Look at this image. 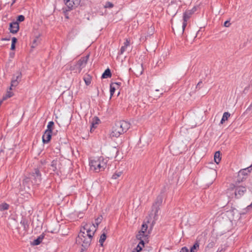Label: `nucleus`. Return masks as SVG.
Here are the masks:
<instances>
[{"mask_svg": "<svg viewBox=\"0 0 252 252\" xmlns=\"http://www.w3.org/2000/svg\"><path fill=\"white\" fill-rule=\"evenodd\" d=\"M235 190L234 195L236 198L240 197L246 191V188L245 187L239 186L236 187L234 184H231L228 190Z\"/></svg>", "mask_w": 252, "mask_h": 252, "instance_id": "obj_8", "label": "nucleus"}, {"mask_svg": "<svg viewBox=\"0 0 252 252\" xmlns=\"http://www.w3.org/2000/svg\"><path fill=\"white\" fill-rule=\"evenodd\" d=\"M44 237V235L43 234L40 235L36 239L34 240L32 242L33 245H38L40 244L42 242V240Z\"/></svg>", "mask_w": 252, "mask_h": 252, "instance_id": "obj_16", "label": "nucleus"}, {"mask_svg": "<svg viewBox=\"0 0 252 252\" xmlns=\"http://www.w3.org/2000/svg\"><path fill=\"white\" fill-rule=\"evenodd\" d=\"M89 55H88L85 57L81 58L76 63L75 66L78 68L79 72H80L82 68L85 67L87 63Z\"/></svg>", "mask_w": 252, "mask_h": 252, "instance_id": "obj_10", "label": "nucleus"}, {"mask_svg": "<svg viewBox=\"0 0 252 252\" xmlns=\"http://www.w3.org/2000/svg\"><path fill=\"white\" fill-rule=\"evenodd\" d=\"M129 127L130 124L125 121L117 122L112 128L110 137L111 138H118L126 132Z\"/></svg>", "mask_w": 252, "mask_h": 252, "instance_id": "obj_1", "label": "nucleus"}, {"mask_svg": "<svg viewBox=\"0 0 252 252\" xmlns=\"http://www.w3.org/2000/svg\"><path fill=\"white\" fill-rule=\"evenodd\" d=\"M114 5L112 3L110 2H107L105 5V8H112L113 7Z\"/></svg>", "mask_w": 252, "mask_h": 252, "instance_id": "obj_32", "label": "nucleus"}, {"mask_svg": "<svg viewBox=\"0 0 252 252\" xmlns=\"http://www.w3.org/2000/svg\"><path fill=\"white\" fill-rule=\"evenodd\" d=\"M52 132L48 130H45L42 136V141L44 143H47L51 138V134Z\"/></svg>", "mask_w": 252, "mask_h": 252, "instance_id": "obj_15", "label": "nucleus"}, {"mask_svg": "<svg viewBox=\"0 0 252 252\" xmlns=\"http://www.w3.org/2000/svg\"><path fill=\"white\" fill-rule=\"evenodd\" d=\"M180 252H189V250L186 247H183Z\"/></svg>", "mask_w": 252, "mask_h": 252, "instance_id": "obj_35", "label": "nucleus"}, {"mask_svg": "<svg viewBox=\"0 0 252 252\" xmlns=\"http://www.w3.org/2000/svg\"><path fill=\"white\" fill-rule=\"evenodd\" d=\"M113 86L114 85H117V86H120L121 85V82H116V83H113Z\"/></svg>", "mask_w": 252, "mask_h": 252, "instance_id": "obj_41", "label": "nucleus"}, {"mask_svg": "<svg viewBox=\"0 0 252 252\" xmlns=\"http://www.w3.org/2000/svg\"><path fill=\"white\" fill-rule=\"evenodd\" d=\"M64 1L67 7V10H70L79 5L81 0H65Z\"/></svg>", "mask_w": 252, "mask_h": 252, "instance_id": "obj_12", "label": "nucleus"}, {"mask_svg": "<svg viewBox=\"0 0 252 252\" xmlns=\"http://www.w3.org/2000/svg\"><path fill=\"white\" fill-rule=\"evenodd\" d=\"M196 8L193 7L190 10H187L183 14V23L182 25L183 32H184L187 25V21L190 18L191 16L195 11Z\"/></svg>", "mask_w": 252, "mask_h": 252, "instance_id": "obj_9", "label": "nucleus"}, {"mask_svg": "<svg viewBox=\"0 0 252 252\" xmlns=\"http://www.w3.org/2000/svg\"><path fill=\"white\" fill-rule=\"evenodd\" d=\"M126 48H127V47L123 46L121 48L120 54H121V55L123 54L124 53V52L126 51Z\"/></svg>", "mask_w": 252, "mask_h": 252, "instance_id": "obj_34", "label": "nucleus"}, {"mask_svg": "<svg viewBox=\"0 0 252 252\" xmlns=\"http://www.w3.org/2000/svg\"><path fill=\"white\" fill-rule=\"evenodd\" d=\"M112 74L109 68L106 69L102 75V78H107L111 77Z\"/></svg>", "mask_w": 252, "mask_h": 252, "instance_id": "obj_17", "label": "nucleus"}, {"mask_svg": "<svg viewBox=\"0 0 252 252\" xmlns=\"http://www.w3.org/2000/svg\"><path fill=\"white\" fill-rule=\"evenodd\" d=\"M81 229H83V231L86 232V235L89 236V235H91V238H93L94 232L96 230V227L94 223H86Z\"/></svg>", "mask_w": 252, "mask_h": 252, "instance_id": "obj_6", "label": "nucleus"}, {"mask_svg": "<svg viewBox=\"0 0 252 252\" xmlns=\"http://www.w3.org/2000/svg\"><path fill=\"white\" fill-rule=\"evenodd\" d=\"M94 126V125L93 124L92 125V127L91 128V131L93 130Z\"/></svg>", "mask_w": 252, "mask_h": 252, "instance_id": "obj_43", "label": "nucleus"}, {"mask_svg": "<svg viewBox=\"0 0 252 252\" xmlns=\"http://www.w3.org/2000/svg\"><path fill=\"white\" fill-rule=\"evenodd\" d=\"M129 44H130L129 40H128L127 39H126V41L124 43V46L127 47V46H128L129 45Z\"/></svg>", "mask_w": 252, "mask_h": 252, "instance_id": "obj_36", "label": "nucleus"}, {"mask_svg": "<svg viewBox=\"0 0 252 252\" xmlns=\"http://www.w3.org/2000/svg\"><path fill=\"white\" fill-rule=\"evenodd\" d=\"M71 70H73L74 69V67H73L72 66H71L70 67V69Z\"/></svg>", "mask_w": 252, "mask_h": 252, "instance_id": "obj_44", "label": "nucleus"}, {"mask_svg": "<svg viewBox=\"0 0 252 252\" xmlns=\"http://www.w3.org/2000/svg\"><path fill=\"white\" fill-rule=\"evenodd\" d=\"M199 248V243L196 242L190 248L189 252H196Z\"/></svg>", "mask_w": 252, "mask_h": 252, "instance_id": "obj_19", "label": "nucleus"}, {"mask_svg": "<svg viewBox=\"0 0 252 252\" xmlns=\"http://www.w3.org/2000/svg\"><path fill=\"white\" fill-rule=\"evenodd\" d=\"M230 24L229 22V21H225V22H224V26L225 27H229V25H230Z\"/></svg>", "mask_w": 252, "mask_h": 252, "instance_id": "obj_39", "label": "nucleus"}, {"mask_svg": "<svg viewBox=\"0 0 252 252\" xmlns=\"http://www.w3.org/2000/svg\"><path fill=\"white\" fill-rule=\"evenodd\" d=\"M29 179L32 183L38 185L41 181V175L38 169H35L34 172L30 174Z\"/></svg>", "mask_w": 252, "mask_h": 252, "instance_id": "obj_7", "label": "nucleus"}, {"mask_svg": "<svg viewBox=\"0 0 252 252\" xmlns=\"http://www.w3.org/2000/svg\"><path fill=\"white\" fill-rule=\"evenodd\" d=\"M21 224L23 226L25 230H27L29 227V225L28 224V222L25 220H23L21 221Z\"/></svg>", "mask_w": 252, "mask_h": 252, "instance_id": "obj_29", "label": "nucleus"}, {"mask_svg": "<svg viewBox=\"0 0 252 252\" xmlns=\"http://www.w3.org/2000/svg\"><path fill=\"white\" fill-rule=\"evenodd\" d=\"M9 208V205L6 203H3L0 205V210L4 211L6 210Z\"/></svg>", "mask_w": 252, "mask_h": 252, "instance_id": "obj_26", "label": "nucleus"}, {"mask_svg": "<svg viewBox=\"0 0 252 252\" xmlns=\"http://www.w3.org/2000/svg\"><path fill=\"white\" fill-rule=\"evenodd\" d=\"M148 237L149 234L148 233L143 232V230H140L138 234L136 235V238L140 240V242L139 243L136 248L132 252H140L142 250V248L144 246L145 242H148L147 240L148 239Z\"/></svg>", "mask_w": 252, "mask_h": 252, "instance_id": "obj_4", "label": "nucleus"}, {"mask_svg": "<svg viewBox=\"0 0 252 252\" xmlns=\"http://www.w3.org/2000/svg\"><path fill=\"white\" fill-rule=\"evenodd\" d=\"M6 94L7 95L8 97H10L13 96V94L12 92L10 91H7Z\"/></svg>", "mask_w": 252, "mask_h": 252, "instance_id": "obj_37", "label": "nucleus"}, {"mask_svg": "<svg viewBox=\"0 0 252 252\" xmlns=\"http://www.w3.org/2000/svg\"><path fill=\"white\" fill-rule=\"evenodd\" d=\"M106 239V234L103 232L100 236V239H99V242L100 243V245L101 246H103V243H104V242L105 241Z\"/></svg>", "mask_w": 252, "mask_h": 252, "instance_id": "obj_22", "label": "nucleus"}, {"mask_svg": "<svg viewBox=\"0 0 252 252\" xmlns=\"http://www.w3.org/2000/svg\"><path fill=\"white\" fill-rule=\"evenodd\" d=\"M40 42V39L38 37H36L33 40L32 45V48L35 47Z\"/></svg>", "mask_w": 252, "mask_h": 252, "instance_id": "obj_23", "label": "nucleus"}, {"mask_svg": "<svg viewBox=\"0 0 252 252\" xmlns=\"http://www.w3.org/2000/svg\"><path fill=\"white\" fill-rule=\"evenodd\" d=\"M221 160L220 152L217 151L215 153L214 155V160L217 164H218Z\"/></svg>", "mask_w": 252, "mask_h": 252, "instance_id": "obj_18", "label": "nucleus"}, {"mask_svg": "<svg viewBox=\"0 0 252 252\" xmlns=\"http://www.w3.org/2000/svg\"><path fill=\"white\" fill-rule=\"evenodd\" d=\"M8 98H9V97H8L6 94H5V95H4L3 96L2 99L1 100H2V101H3L6 100V99H7Z\"/></svg>", "mask_w": 252, "mask_h": 252, "instance_id": "obj_40", "label": "nucleus"}, {"mask_svg": "<svg viewBox=\"0 0 252 252\" xmlns=\"http://www.w3.org/2000/svg\"><path fill=\"white\" fill-rule=\"evenodd\" d=\"M148 225L146 223H143L142 225L141 229L140 230H143V232L145 233H148V234L150 233L149 232L147 231Z\"/></svg>", "mask_w": 252, "mask_h": 252, "instance_id": "obj_28", "label": "nucleus"}, {"mask_svg": "<svg viewBox=\"0 0 252 252\" xmlns=\"http://www.w3.org/2000/svg\"><path fill=\"white\" fill-rule=\"evenodd\" d=\"M84 80L86 85L88 86L91 83L92 77L90 75L87 74L84 76Z\"/></svg>", "mask_w": 252, "mask_h": 252, "instance_id": "obj_20", "label": "nucleus"}, {"mask_svg": "<svg viewBox=\"0 0 252 252\" xmlns=\"http://www.w3.org/2000/svg\"><path fill=\"white\" fill-rule=\"evenodd\" d=\"M92 238L91 235L88 236L86 235V232L81 229L80 231L76 238V242L77 244L81 245L85 249H86L90 245Z\"/></svg>", "mask_w": 252, "mask_h": 252, "instance_id": "obj_3", "label": "nucleus"}, {"mask_svg": "<svg viewBox=\"0 0 252 252\" xmlns=\"http://www.w3.org/2000/svg\"><path fill=\"white\" fill-rule=\"evenodd\" d=\"M151 30L153 31V28H152V27H151Z\"/></svg>", "mask_w": 252, "mask_h": 252, "instance_id": "obj_45", "label": "nucleus"}, {"mask_svg": "<svg viewBox=\"0 0 252 252\" xmlns=\"http://www.w3.org/2000/svg\"><path fill=\"white\" fill-rule=\"evenodd\" d=\"M17 41V39L16 37H13L12 38V43L11 46V50H14L15 49V44Z\"/></svg>", "mask_w": 252, "mask_h": 252, "instance_id": "obj_24", "label": "nucleus"}, {"mask_svg": "<svg viewBox=\"0 0 252 252\" xmlns=\"http://www.w3.org/2000/svg\"><path fill=\"white\" fill-rule=\"evenodd\" d=\"M123 172L122 171H119L115 172L112 177L113 179H117L122 175Z\"/></svg>", "mask_w": 252, "mask_h": 252, "instance_id": "obj_25", "label": "nucleus"}, {"mask_svg": "<svg viewBox=\"0 0 252 252\" xmlns=\"http://www.w3.org/2000/svg\"><path fill=\"white\" fill-rule=\"evenodd\" d=\"M22 77V74L21 72H18L16 75H14L12 79L11 82V86L9 88L10 90H12V87L17 86L20 81H21Z\"/></svg>", "mask_w": 252, "mask_h": 252, "instance_id": "obj_13", "label": "nucleus"}, {"mask_svg": "<svg viewBox=\"0 0 252 252\" xmlns=\"http://www.w3.org/2000/svg\"><path fill=\"white\" fill-rule=\"evenodd\" d=\"M91 169L95 172H99L106 167V162L102 158H96L91 159L90 161Z\"/></svg>", "mask_w": 252, "mask_h": 252, "instance_id": "obj_2", "label": "nucleus"}, {"mask_svg": "<svg viewBox=\"0 0 252 252\" xmlns=\"http://www.w3.org/2000/svg\"><path fill=\"white\" fill-rule=\"evenodd\" d=\"M201 84H202V82L201 81L199 82L196 86V88H197L198 87H199L200 85H201Z\"/></svg>", "mask_w": 252, "mask_h": 252, "instance_id": "obj_42", "label": "nucleus"}, {"mask_svg": "<svg viewBox=\"0 0 252 252\" xmlns=\"http://www.w3.org/2000/svg\"><path fill=\"white\" fill-rule=\"evenodd\" d=\"M54 125V123L53 121H50L48 123L47 125V129L46 130L50 131V132H52V127Z\"/></svg>", "mask_w": 252, "mask_h": 252, "instance_id": "obj_27", "label": "nucleus"}, {"mask_svg": "<svg viewBox=\"0 0 252 252\" xmlns=\"http://www.w3.org/2000/svg\"><path fill=\"white\" fill-rule=\"evenodd\" d=\"M115 90H116L115 87L113 86V84H111L110 85V89L111 97L113 95L114 93H115Z\"/></svg>", "mask_w": 252, "mask_h": 252, "instance_id": "obj_30", "label": "nucleus"}, {"mask_svg": "<svg viewBox=\"0 0 252 252\" xmlns=\"http://www.w3.org/2000/svg\"><path fill=\"white\" fill-rule=\"evenodd\" d=\"M162 199L161 197L158 196L157 198V201L154 203L152 207L151 213L150 214V217H151L153 215L154 213V221L157 220L158 212L159 209V206L162 203Z\"/></svg>", "mask_w": 252, "mask_h": 252, "instance_id": "obj_5", "label": "nucleus"}, {"mask_svg": "<svg viewBox=\"0 0 252 252\" xmlns=\"http://www.w3.org/2000/svg\"><path fill=\"white\" fill-rule=\"evenodd\" d=\"M62 168V165L60 160L56 159L52 161L51 164V170L58 173L59 171L61 172Z\"/></svg>", "mask_w": 252, "mask_h": 252, "instance_id": "obj_11", "label": "nucleus"}, {"mask_svg": "<svg viewBox=\"0 0 252 252\" xmlns=\"http://www.w3.org/2000/svg\"><path fill=\"white\" fill-rule=\"evenodd\" d=\"M25 20V17L23 15H19L17 18V21L18 22H23Z\"/></svg>", "mask_w": 252, "mask_h": 252, "instance_id": "obj_33", "label": "nucleus"}, {"mask_svg": "<svg viewBox=\"0 0 252 252\" xmlns=\"http://www.w3.org/2000/svg\"><path fill=\"white\" fill-rule=\"evenodd\" d=\"M19 29V23L17 22H13L10 24L9 30L12 33H16Z\"/></svg>", "mask_w": 252, "mask_h": 252, "instance_id": "obj_14", "label": "nucleus"}, {"mask_svg": "<svg viewBox=\"0 0 252 252\" xmlns=\"http://www.w3.org/2000/svg\"><path fill=\"white\" fill-rule=\"evenodd\" d=\"M102 220V217L100 216L98 217L97 219H95V224L96 228L97 227L98 224L101 222V220Z\"/></svg>", "mask_w": 252, "mask_h": 252, "instance_id": "obj_31", "label": "nucleus"}, {"mask_svg": "<svg viewBox=\"0 0 252 252\" xmlns=\"http://www.w3.org/2000/svg\"><path fill=\"white\" fill-rule=\"evenodd\" d=\"M230 114L228 112H224L223 114L222 118L221 120L220 123L222 124L224 122L227 121L228 118L230 117Z\"/></svg>", "mask_w": 252, "mask_h": 252, "instance_id": "obj_21", "label": "nucleus"}, {"mask_svg": "<svg viewBox=\"0 0 252 252\" xmlns=\"http://www.w3.org/2000/svg\"><path fill=\"white\" fill-rule=\"evenodd\" d=\"M249 88H250V86L245 87V88L244 90V93L245 94L247 93L248 91L249 90Z\"/></svg>", "mask_w": 252, "mask_h": 252, "instance_id": "obj_38", "label": "nucleus"}]
</instances>
